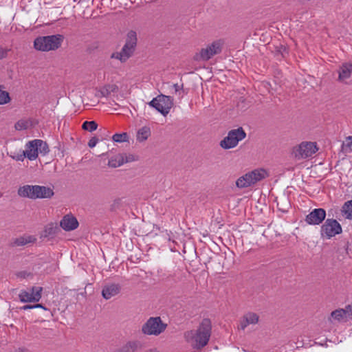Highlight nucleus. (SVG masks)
<instances>
[{
    "instance_id": "f3484780",
    "label": "nucleus",
    "mask_w": 352,
    "mask_h": 352,
    "mask_svg": "<svg viewBox=\"0 0 352 352\" xmlns=\"http://www.w3.org/2000/svg\"><path fill=\"white\" fill-rule=\"evenodd\" d=\"M258 316L253 312H248L245 314L240 321V327L244 330L250 324H255L258 322Z\"/></svg>"
},
{
    "instance_id": "5701e85b",
    "label": "nucleus",
    "mask_w": 352,
    "mask_h": 352,
    "mask_svg": "<svg viewBox=\"0 0 352 352\" xmlns=\"http://www.w3.org/2000/svg\"><path fill=\"white\" fill-rule=\"evenodd\" d=\"M140 346L139 341H130L120 349V352H135Z\"/></svg>"
},
{
    "instance_id": "6ab92c4d",
    "label": "nucleus",
    "mask_w": 352,
    "mask_h": 352,
    "mask_svg": "<svg viewBox=\"0 0 352 352\" xmlns=\"http://www.w3.org/2000/svg\"><path fill=\"white\" fill-rule=\"evenodd\" d=\"M352 74V63H344L339 70V80L344 81L350 78Z\"/></svg>"
},
{
    "instance_id": "58836bf2",
    "label": "nucleus",
    "mask_w": 352,
    "mask_h": 352,
    "mask_svg": "<svg viewBox=\"0 0 352 352\" xmlns=\"http://www.w3.org/2000/svg\"><path fill=\"white\" fill-rule=\"evenodd\" d=\"M9 50L0 47V60L6 57Z\"/></svg>"
},
{
    "instance_id": "0eeeda50",
    "label": "nucleus",
    "mask_w": 352,
    "mask_h": 352,
    "mask_svg": "<svg viewBox=\"0 0 352 352\" xmlns=\"http://www.w3.org/2000/svg\"><path fill=\"white\" fill-rule=\"evenodd\" d=\"M222 43L221 41H215L208 45L206 48H202L199 53L195 56V60L197 61H206L213 56L219 54L222 50Z\"/></svg>"
},
{
    "instance_id": "79ce46f5",
    "label": "nucleus",
    "mask_w": 352,
    "mask_h": 352,
    "mask_svg": "<svg viewBox=\"0 0 352 352\" xmlns=\"http://www.w3.org/2000/svg\"><path fill=\"white\" fill-rule=\"evenodd\" d=\"M33 307H34V308H42V309H46L45 307H43V305H41V304H36V305H33Z\"/></svg>"
},
{
    "instance_id": "a211bd4d",
    "label": "nucleus",
    "mask_w": 352,
    "mask_h": 352,
    "mask_svg": "<svg viewBox=\"0 0 352 352\" xmlns=\"http://www.w3.org/2000/svg\"><path fill=\"white\" fill-rule=\"evenodd\" d=\"M54 192L52 188L48 186L37 185V199H50L54 195Z\"/></svg>"
},
{
    "instance_id": "9b49d317",
    "label": "nucleus",
    "mask_w": 352,
    "mask_h": 352,
    "mask_svg": "<svg viewBox=\"0 0 352 352\" xmlns=\"http://www.w3.org/2000/svg\"><path fill=\"white\" fill-rule=\"evenodd\" d=\"M331 318L339 322H344L352 318V304L345 307L344 309H338L333 311Z\"/></svg>"
},
{
    "instance_id": "a19ab883",
    "label": "nucleus",
    "mask_w": 352,
    "mask_h": 352,
    "mask_svg": "<svg viewBox=\"0 0 352 352\" xmlns=\"http://www.w3.org/2000/svg\"><path fill=\"white\" fill-rule=\"evenodd\" d=\"M277 206H278V209L283 212H286L288 210V207L287 208H281L280 206V203H277Z\"/></svg>"
},
{
    "instance_id": "72a5a7b5",
    "label": "nucleus",
    "mask_w": 352,
    "mask_h": 352,
    "mask_svg": "<svg viewBox=\"0 0 352 352\" xmlns=\"http://www.w3.org/2000/svg\"><path fill=\"white\" fill-rule=\"evenodd\" d=\"M124 163V160L123 158L119 159L118 161H117L116 159H111L109 160V166L113 168H116L122 166Z\"/></svg>"
},
{
    "instance_id": "f704fd0d",
    "label": "nucleus",
    "mask_w": 352,
    "mask_h": 352,
    "mask_svg": "<svg viewBox=\"0 0 352 352\" xmlns=\"http://www.w3.org/2000/svg\"><path fill=\"white\" fill-rule=\"evenodd\" d=\"M108 87L109 89H105L101 91L102 96H107L110 94V91H113L117 88L116 85H109Z\"/></svg>"
},
{
    "instance_id": "f03ea898",
    "label": "nucleus",
    "mask_w": 352,
    "mask_h": 352,
    "mask_svg": "<svg viewBox=\"0 0 352 352\" xmlns=\"http://www.w3.org/2000/svg\"><path fill=\"white\" fill-rule=\"evenodd\" d=\"M64 41L62 34L38 36L34 41V47L37 51H55L60 47Z\"/></svg>"
},
{
    "instance_id": "c9c22d12",
    "label": "nucleus",
    "mask_w": 352,
    "mask_h": 352,
    "mask_svg": "<svg viewBox=\"0 0 352 352\" xmlns=\"http://www.w3.org/2000/svg\"><path fill=\"white\" fill-rule=\"evenodd\" d=\"M57 227H54L53 225H50L49 227H47L45 232L47 235H54L56 234V230Z\"/></svg>"
},
{
    "instance_id": "37998d69",
    "label": "nucleus",
    "mask_w": 352,
    "mask_h": 352,
    "mask_svg": "<svg viewBox=\"0 0 352 352\" xmlns=\"http://www.w3.org/2000/svg\"><path fill=\"white\" fill-rule=\"evenodd\" d=\"M173 87L175 89V92L178 91L181 89V86H179L178 84H175L173 85Z\"/></svg>"
},
{
    "instance_id": "c03bdc74",
    "label": "nucleus",
    "mask_w": 352,
    "mask_h": 352,
    "mask_svg": "<svg viewBox=\"0 0 352 352\" xmlns=\"http://www.w3.org/2000/svg\"><path fill=\"white\" fill-rule=\"evenodd\" d=\"M113 16V14H109L107 17V20H113V19H112V16Z\"/></svg>"
},
{
    "instance_id": "6e6552de",
    "label": "nucleus",
    "mask_w": 352,
    "mask_h": 352,
    "mask_svg": "<svg viewBox=\"0 0 352 352\" xmlns=\"http://www.w3.org/2000/svg\"><path fill=\"white\" fill-rule=\"evenodd\" d=\"M342 232L340 224L333 219H327L320 228L321 236L327 239H330Z\"/></svg>"
},
{
    "instance_id": "412c9836",
    "label": "nucleus",
    "mask_w": 352,
    "mask_h": 352,
    "mask_svg": "<svg viewBox=\"0 0 352 352\" xmlns=\"http://www.w3.org/2000/svg\"><path fill=\"white\" fill-rule=\"evenodd\" d=\"M60 21H73L75 19L74 8L65 7L61 8V15L58 18Z\"/></svg>"
},
{
    "instance_id": "09e8293b",
    "label": "nucleus",
    "mask_w": 352,
    "mask_h": 352,
    "mask_svg": "<svg viewBox=\"0 0 352 352\" xmlns=\"http://www.w3.org/2000/svg\"><path fill=\"white\" fill-rule=\"evenodd\" d=\"M129 161H130V160H129V159H126V162H129Z\"/></svg>"
},
{
    "instance_id": "4c0bfd02",
    "label": "nucleus",
    "mask_w": 352,
    "mask_h": 352,
    "mask_svg": "<svg viewBox=\"0 0 352 352\" xmlns=\"http://www.w3.org/2000/svg\"><path fill=\"white\" fill-rule=\"evenodd\" d=\"M98 142V138L94 137L91 138L88 142V146L90 148H94Z\"/></svg>"
},
{
    "instance_id": "aec40b11",
    "label": "nucleus",
    "mask_w": 352,
    "mask_h": 352,
    "mask_svg": "<svg viewBox=\"0 0 352 352\" xmlns=\"http://www.w3.org/2000/svg\"><path fill=\"white\" fill-rule=\"evenodd\" d=\"M254 184L252 177L249 173L240 177L236 182L238 188H243Z\"/></svg>"
},
{
    "instance_id": "f257e3e1",
    "label": "nucleus",
    "mask_w": 352,
    "mask_h": 352,
    "mask_svg": "<svg viewBox=\"0 0 352 352\" xmlns=\"http://www.w3.org/2000/svg\"><path fill=\"white\" fill-rule=\"evenodd\" d=\"M211 332V321L208 318H204L196 330L185 332L184 338L194 349L201 350L208 344Z\"/></svg>"
},
{
    "instance_id": "c756f323",
    "label": "nucleus",
    "mask_w": 352,
    "mask_h": 352,
    "mask_svg": "<svg viewBox=\"0 0 352 352\" xmlns=\"http://www.w3.org/2000/svg\"><path fill=\"white\" fill-rule=\"evenodd\" d=\"M3 88V85H0V105L6 104L11 100L9 93L4 91Z\"/></svg>"
},
{
    "instance_id": "e433bc0d",
    "label": "nucleus",
    "mask_w": 352,
    "mask_h": 352,
    "mask_svg": "<svg viewBox=\"0 0 352 352\" xmlns=\"http://www.w3.org/2000/svg\"><path fill=\"white\" fill-rule=\"evenodd\" d=\"M14 160L17 161H23L24 158L26 157V155L23 151H22L20 153H18L16 155H10Z\"/></svg>"
},
{
    "instance_id": "7c9ffc66",
    "label": "nucleus",
    "mask_w": 352,
    "mask_h": 352,
    "mask_svg": "<svg viewBox=\"0 0 352 352\" xmlns=\"http://www.w3.org/2000/svg\"><path fill=\"white\" fill-rule=\"evenodd\" d=\"M98 124L95 121H85L82 125V128L89 132H92L97 129Z\"/></svg>"
},
{
    "instance_id": "1a4fd4ad",
    "label": "nucleus",
    "mask_w": 352,
    "mask_h": 352,
    "mask_svg": "<svg viewBox=\"0 0 352 352\" xmlns=\"http://www.w3.org/2000/svg\"><path fill=\"white\" fill-rule=\"evenodd\" d=\"M316 144L311 142H304L293 149V154L296 159H305L311 157L317 151Z\"/></svg>"
},
{
    "instance_id": "4468645a",
    "label": "nucleus",
    "mask_w": 352,
    "mask_h": 352,
    "mask_svg": "<svg viewBox=\"0 0 352 352\" xmlns=\"http://www.w3.org/2000/svg\"><path fill=\"white\" fill-rule=\"evenodd\" d=\"M17 194L20 197L36 199L37 185L26 184L18 188Z\"/></svg>"
},
{
    "instance_id": "dca6fc26",
    "label": "nucleus",
    "mask_w": 352,
    "mask_h": 352,
    "mask_svg": "<svg viewBox=\"0 0 352 352\" xmlns=\"http://www.w3.org/2000/svg\"><path fill=\"white\" fill-rule=\"evenodd\" d=\"M35 142H36V139L29 141L25 144V150L23 151L26 157L31 161L34 160L38 157V148Z\"/></svg>"
},
{
    "instance_id": "49530a36",
    "label": "nucleus",
    "mask_w": 352,
    "mask_h": 352,
    "mask_svg": "<svg viewBox=\"0 0 352 352\" xmlns=\"http://www.w3.org/2000/svg\"><path fill=\"white\" fill-rule=\"evenodd\" d=\"M16 352H28V350L26 349H19Z\"/></svg>"
},
{
    "instance_id": "a878e982",
    "label": "nucleus",
    "mask_w": 352,
    "mask_h": 352,
    "mask_svg": "<svg viewBox=\"0 0 352 352\" xmlns=\"http://www.w3.org/2000/svg\"><path fill=\"white\" fill-rule=\"evenodd\" d=\"M150 135V128L148 126H143L138 130L136 139L138 142H144L148 139Z\"/></svg>"
},
{
    "instance_id": "bb28decb",
    "label": "nucleus",
    "mask_w": 352,
    "mask_h": 352,
    "mask_svg": "<svg viewBox=\"0 0 352 352\" xmlns=\"http://www.w3.org/2000/svg\"><path fill=\"white\" fill-rule=\"evenodd\" d=\"M36 239L33 236H23L15 239L14 244L18 246L25 245L28 243H34Z\"/></svg>"
},
{
    "instance_id": "473e14b6",
    "label": "nucleus",
    "mask_w": 352,
    "mask_h": 352,
    "mask_svg": "<svg viewBox=\"0 0 352 352\" xmlns=\"http://www.w3.org/2000/svg\"><path fill=\"white\" fill-rule=\"evenodd\" d=\"M128 135L126 133H116L113 135L112 139L116 142H124L127 141Z\"/></svg>"
},
{
    "instance_id": "ea45409f",
    "label": "nucleus",
    "mask_w": 352,
    "mask_h": 352,
    "mask_svg": "<svg viewBox=\"0 0 352 352\" xmlns=\"http://www.w3.org/2000/svg\"><path fill=\"white\" fill-rule=\"evenodd\" d=\"M31 309H34L33 305H24L22 307H21V309H23V310Z\"/></svg>"
},
{
    "instance_id": "de8ad7c7",
    "label": "nucleus",
    "mask_w": 352,
    "mask_h": 352,
    "mask_svg": "<svg viewBox=\"0 0 352 352\" xmlns=\"http://www.w3.org/2000/svg\"><path fill=\"white\" fill-rule=\"evenodd\" d=\"M284 201H285V202L286 204V206H289V204L288 203V201H287V200L286 199H285Z\"/></svg>"
},
{
    "instance_id": "20e7f679",
    "label": "nucleus",
    "mask_w": 352,
    "mask_h": 352,
    "mask_svg": "<svg viewBox=\"0 0 352 352\" xmlns=\"http://www.w3.org/2000/svg\"><path fill=\"white\" fill-rule=\"evenodd\" d=\"M246 137V133L242 127L236 129H232L220 142V146L224 149H230L237 146L239 142Z\"/></svg>"
},
{
    "instance_id": "b1692460",
    "label": "nucleus",
    "mask_w": 352,
    "mask_h": 352,
    "mask_svg": "<svg viewBox=\"0 0 352 352\" xmlns=\"http://www.w3.org/2000/svg\"><path fill=\"white\" fill-rule=\"evenodd\" d=\"M341 214L345 219L352 220V200L344 204L341 209Z\"/></svg>"
},
{
    "instance_id": "393cba45",
    "label": "nucleus",
    "mask_w": 352,
    "mask_h": 352,
    "mask_svg": "<svg viewBox=\"0 0 352 352\" xmlns=\"http://www.w3.org/2000/svg\"><path fill=\"white\" fill-rule=\"evenodd\" d=\"M60 15H61L60 7H54L47 11V16L50 20V22L59 21L60 19H58V18L60 17Z\"/></svg>"
},
{
    "instance_id": "f8f14e48",
    "label": "nucleus",
    "mask_w": 352,
    "mask_h": 352,
    "mask_svg": "<svg viewBox=\"0 0 352 352\" xmlns=\"http://www.w3.org/2000/svg\"><path fill=\"white\" fill-rule=\"evenodd\" d=\"M325 210L315 208L306 216L305 221L309 225H319L325 219Z\"/></svg>"
},
{
    "instance_id": "2eb2a0df",
    "label": "nucleus",
    "mask_w": 352,
    "mask_h": 352,
    "mask_svg": "<svg viewBox=\"0 0 352 352\" xmlns=\"http://www.w3.org/2000/svg\"><path fill=\"white\" fill-rule=\"evenodd\" d=\"M78 225L77 219L72 214L65 215L60 221V226L65 231L74 230Z\"/></svg>"
},
{
    "instance_id": "a18cd8bd",
    "label": "nucleus",
    "mask_w": 352,
    "mask_h": 352,
    "mask_svg": "<svg viewBox=\"0 0 352 352\" xmlns=\"http://www.w3.org/2000/svg\"><path fill=\"white\" fill-rule=\"evenodd\" d=\"M145 352H158V351L156 349H151L147 350Z\"/></svg>"
},
{
    "instance_id": "4be33fe9",
    "label": "nucleus",
    "mask_w": 352,
    "mask_h": 352,
    "mask_svg": "<svg viewBox=\"0 0 352 352\" xmlns=\"http://www.w3.org/2000/svg\"><path fill=\"white\" fill-rule=\"evenodd\" d=\"M252 177L254 184L265 179L267 176V171L264 169H256L249 173Z\"/></svg>"
},
{
    "instance_id": "2f4dec72",
    "label": "nucleus",
    "mask_w": 352,
    "mask_h": 352,
    "mask_svg": "<svg viewBox=\"0 0 352 352\" xmlns=\"http://www.w3.org/2000/svg\"><path fill=\"white\" fill-rule=\"evenodd\" d=\"M29 126V122L24 120H20L15 124V129L18 131L27 129Z\"/></svg>"
},
{
    "instance_id": "39448f33",
    "label": "nucleus",
    "mask_w": 352,
    "mask_h": 352,
    "mask_svg": "<svg viewBox=\"0 0 352 352\" xmlns=\"http://www.w3.org/2000/svg\"><path fill=\"white\" fill-rule=\"evenodd\" d=\"M148 104L166 116L173 106V99L170 96L160 94L148 102Z\"/></svg>"
},
{
    "instance_id": "c85d7f7f",
    "label": "nucleus",
    "mask_w": 352,
    "mask_h": 352,
    "mask_svg": "<svg viewBox=\"0 0 352 352\" xmlns=\"http://www.w3.org/2000/svg\"><path fill=\"white\" fill-rule=\"evenodd\" d=\"M341 149L345 153L352 152V136H348L345 138L342 144Z\"/></svg>"
},
{
    "instance_id": "423d86ee",
    "label": "nucleus",
    "mask_w": 352,
    "mask_h": 352,
    "mask_svg": "<svg viewBox=\"0 0 352 352\" xmlns=\"http://www.w3.org/2000/svg\"><path fill=\"white\" fill-rule=\"evenodd\" d=\"M166 328L160 317L150 318L142 326V331L145 335L158 336L162 333Z\"/></svg>"
},
{
    "instance_id": "9d476101",
    "label": "nucleus",
    "mask_w": 352,
    "mask_h": 352,
    "mask_svg": "<svg viewBox=\"0 0 352 352\" xmlns=\"http://www.w3.org/2000/svg\"><path fill=\"white\" fill-rule=\"evenodd\" d=\"M42 291L41 287H32L30 291L21 290L19 298L22 302H38L41 298Z\"/></svg>"
},
{
    "instance_id": "cd10ccee",
    "label": "nucleus",
    "mask_w": 352,
    "mask_h": 352,
    "mask_svg": "<svg viewBox=\"0 0 352 352\" xmlns=\"http://www.w3.org/2000/svg\"><path fill=\"white\" fill-rule=\"evenodd\" d=\"M35 143H36L38 153H40L43 155H45L49 153V146L45 142L42 140L36 139V142H35Z\"/></svg>"
},
{
    "instance_id": "ddd939ff",
    "label": "nucleus",
    "mask_w": 352,
    "mask_h": 352,
    "mask_svg": "<svg viewBox=\"0 0 352 352\" xmlns=\"http://www.w3.org/2000/svg\"><path fill=\"white\" fill-rule=\"evenodd\" d=\"M121 288V285L118 283H107L102 288V296L104 299L109 300L120 294Z\"/></svg>"
},
{
    "instance_id": "7ed1b4c3",
    "label": "nucleus",
    "mask_w": 352,
    "mask_h": 352,
    "mask_svg": "<svg viewBox=\"0 0 352 352\" xmlns=\"http://www.w3.org/2000/svg\"><path fill=\"white\" fill-rule=\"evenodd\" d=\"M137 45V34L135 31L128 32L125 44L120 52H113L111 55V58L119 60L121 63H125L133 54Z\"/></svg>"
}]
</instances>
